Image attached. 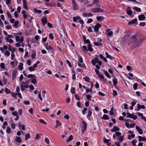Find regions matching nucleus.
I'll list each match as a JSON object with an SVG mask.
<instances>
[{
  "label": "nucleus",
  "instance_id": "24",
  "mask_svg": "<svg viewBox=\"0 0 146 146\" xmlns=\"http://www.w3.org/2000/svg\"><path fill=\"white\" fill-rule=\"evenodd\" d=\"M44 46L46 48L47 50H52V47L50 46H48V43H45L44 44Z\"/></svg>",
  "mask_w": 146,
  "mask_h": 146
},
{
  "label": "nucleus",
  "instance_id": "59",
  "mask_svg": "<svg viewBox=\"0 0 146 146\" xmlns=\"http://www.w3.org/2000/svg\"><path fill=\"white\" fill-rule=\"evenodd\" d=\"M27 77L29 78H33L35 77V76L34 75L32 74H30L28 75L27 76Z\"/></svg>",
  "mask_w": 146,
  "mask_h": 146
},
{
  "label": "nucleus",
  "instance_id": "20",
  "mask_svg": "<svg viewBox=\"0 0 146 146\" xmlns=\"http://www.w3.org/2000/svg\"><path fill=\"white\" fill-rule=\"evenodd\" d=\"M15 141L17 142L20 143L22 142V139H21L20 137L18 136L15 137Z\"/></svg>",
  "mask_w": 146,
  "mask_h": 146
},
{
  "label": "nucleus",
  "instance_id": "18",
  "mask_svg": "<svg viewBox=\"0 0 146 146\" xmlns=\"http://www.w3.org/2000/svg\"><path fill=\"white\" fill-rule=\"evenodd\" d=\"M136 128L137 131H138L140 134L141 135L142 134L143 131L141 128H140L138 126H136Z\"/></svg>",
  "mask_w": 146,
  "mask_h": 146
},
{
  "label": "nucleus",
  "instance_id": "46",
  "mask_svg": "<svg viewBox=\"0 0 146 146\" xmlns=\"http://www.w3.org/2000/svg\"><path fill=\"white\" fill-rule=\"evenodd\" d=\"M19 24V21H16L14 24L13 25V27H17Z\"/></svg>",
  "mask_w": 146,
  "mask_h": 146
},
{
  "label": "nucleus",
  "instance_id": "16",
  "mask_svg": "<svg viewBox=\"0 0 146 146\" xmlns=\"http://www.w3.org/2000/svg\"><path fill=\"white\" fill-rule=\"evenodd\" d=\"M9 51H11L12 53H14L15 51V49L14 47H11V46L9 45L8 48Z\"/></svg>",
  "mask_w": 146,
  "mask_h": 146
},
{
  "label": "nucleus",
  "instance_id": "36",
  "mask_svg": "<svg viewBox=\"0 0 146 146\" xmlns=\"http://www.w3.org/2000/svg\"><path fill=\"white\" fill-rule=\"evenodd\" d=\"M25 140H27L29 138H30V136L29 133L26 134L25 135Z\"/></svg>",
  "mask_w": 146,
  "mask_h": 146
},
{
  "label": "nucleus",
  "instance_id": "63",
  "mask_svg": "<svg viewBox=\"0 0 146 146\" xmlns=\"http://www.w3.org/2000/svg\"><path fill=\"white\" fill-rule=\"evenodd\" d=\"M10 54V52L9 51H7L5 52L4 53L5 55L7 56H9Z\"/></svg>",
  "mask_w": 146,
  "mask_h": 146
},
{
  "label": "nucleus",
  "instance_id": "29",
  "mask_svg": "<svg viewBox=\"0 0 146 146\" xmlns=\"http://www.w3.org/2000/svg\"><path fill=\"white\" fill-rule=\"evenodd\" d=\"M87 46L88 47V50L90 52H92L93 50V48H92V46L91 44H88Z\"/></svg>",
  "mask_w": 146,
  "mask_h": 146
},
{
  "label": "nucleus",
  "instance_id": "7",
  "mask_svg": "<svg viewBox=\"0 0 146 146\" xmlns=\"http://www.w3.org/2000/svg\"><path fill=\"white\" fill-rule=\"evenodd\" d=\"M47 18L46 17H44L41 19L42 24L44 26L47 23Z\"/></svg>",
  "mask_w": 146,
  "mask_h": 146
},
{
  "label": "nucleus",
  "instance_id": "54",
  "mask_svg": "<svg viewBox=\"0 0 146 146\" xmlns=\"http://www.w3.org/2000/svg\"><path fill=\"white\" fill-rule=\"evenodd\" d=\"M75 89L74 88H72L71 89V92L72 94H74L75 93Z\"/></svg>",
  "mask_w": 146,
  "mask_h": 146
},
{
  "label": "nucleus",
  "instance_id": "61",
  "mask_svg": "<svg viewBox=\"0 0 146 146\" xmlns=\"http://www.w3.org/2000/svg\"><path fill=\"white\" fill-rule=\"evenodd\" d=\"M49 37L52 40L54 38L53 35L51 33H50L49 34Z\"/></svg>",
  "mask_w": 146,
  "mask_h": 146
},
{
  "label": "nucleus",
  "instance_id": "33",
  "mask_svg": "<svg viewBox=\"0 0 146 146\" xmlns=\"http://www.w3.org/2000/svg\"><path fill=\"white\" fill-rule=\"evenodd\" d=\"M42 135L41 134H36L35 136V139L36 140H38L40 139V135L42 136Z\"/></svg>",
  "mask_w": 146,
  "mask_h": 146
},
{
  "label": "nucleus",
  "instance_id": "40",
  "mask_svg": "<svg viewBox=\"0 0 146 146\" xmlns=\"http://www.w3.org/2000/svg\"><path fill=\"white\" fill-rule=\"evenodd\" d=\"M135 137V135L134 134H132L131 135H128V139H131V137L133 138Z\"/></svg>",
  "mask_w": 146,
  "mask_h": 146
},
{
  "label": "nucleus",
  "instance_id": "52",
  "mask_svg": "<svg viewBox=\"0 0 146 146\" xmlns=\"http://www.w3.org/2000/svg\"><path fill=\"white\" fill-rule=\"evenodd\" d=\"M78 58L79 62L81 63H82L83 62V61L82 57L80 56H79L78 57Z\"/></svg>",
  "mask_w": 146,
  "mask_h": 146
},
{
  "label": "nucleus",
  "instance_id": "23",
  "mask_svg": "<svg viewBox=\"0 0 146 146\" xmlns=\"http://www.w3.org/2000/svg\"><path fill=\"white\" fill-rule=\"evenodd\" d=\"M23 64L22 62H20L19 63V65L18 66V68L19 70L20 71H21L23 70Z\"/></svg>",
  "mask_w": 146,
  "mask_h": 146
},
{
  "label": "nucleus",
  "instance_id": "19",
  "mask_svg": "<svg viewBox=\"0 0 146 146\" xmlns=\"http://www.w3.org/2000/svg\"><path fill=\"white\" fill-rule=\"evenodd\" d=\"M139 139V141L140 142L141 141H146V138L144 137H142L141 136H139L138 137Z\"/></svg>",
  "mask_w": 146,
  "mask_h": 146
},
{
  "label": "nucleus",
  "instance_id": "38",
  "mask_svg": "<svg viewBox=\"0 0 146 146\" xmlns=\"http://www.w3.org/2000/svg\"><path fill=\"white\" fill-rule=\"evenodd\" d=\"M78 66L79 67L81 68H86V66L84 64H80V63H78Z\"/></svg>",
  "mask_w": 146,
  "mask_h": 146
},
{
  "label": "nucleus",
  "instance_id": "45",
  "mask_svg": "<svg viewBox=\"0 0 146 146\" xmlns=\"http://www.w3.org/2000/svg\"><path fill=\"white\" fill-rule=\"evenodd\" d=\"M11 96L12 97H14L16 99H17L16 96H17V93L15 94L13 92H11Z\"/></svg>",
  "mask_w": 146,
  "mask_h": 146
},
{
  "label": "nucleus",
  "instance_id": "14",
  "mask_svg": "<svg viewBox=\"0 0 146 146\" xmlns=\"http://www.w3.org/2000/svg\"><path fill=\"white\" fill-rule=\"evenodd\" d=\"M82 15L83 16L85 17H91L93 15V14L91 13H83Z\"/></svg>",
  "mask_w": 146,
  "mask_h": 146
},
{
  "label": "nucleus",
  "instance_id": "5",
  "mask_svg": "<svg viewBox=\"0 0 146 146\" xmlns=\"http://www.w3.org/2000/svg\"><path fill=\"white\" fill-rule=\"evenodd\" d=\"M72 2L73 5V9L74 10L78 9V7L75 0H72Z\"/></svg>",
  "mask_w": 146,
  "mask_h": 146
},
{
  "label": "nucleus",
  "instance_id": "35",
  "mask_svg": "<svg viewBox=\"0 0 146 146\" xmlns=\"http://www.w3.org/2000/svg\"><path fill=\"white\" fill-rule=\"evenodd\" d=\"M34 12L36 13H38L40 14L42 13V11L41 10H38L36 9H34Z\"/></svg>",
  "mask_w": 146,
  "mask_h": 146
},
{
  "label": "nucleus",
  "instance_id": "25",
  "mask_svg": "<svg viewBox=\"0 0 146 146\" xmlns=\"http://www.w3.org/2000/svg\"><path fill=\"white\" fill-rule=\"evenodd\" d=\"M5 40L7 42H9L10 44L13 43V41L12 39L9 38H8L6 37Z\"/></svg>",
  "mask_w": 146,
  "mask_h": 146
},
{
  "label": "nucleus",
  "instance_id": "11",
  "mask_svg": "<svg viewBox=\"0 0 146 146\" xmlns=\"http://www.w3.org/2000/svg\"><path fill=\"white\" fill-rule=\"evenodd\" d=\"M98 59L97 58H94V60H92V62L93 65H95L96 63H97L99 61Z\"/></svg>",
  "mask_w": 146,
  "mask_h": 146
},
{
  "label": "nucleus",
  "instance_id": "37",
  "mask_svg": "<svg viewBox=\"0 0 146 146\" xmlns=\"http://www.w3.org/2000/svg\"><path fill=\"white\" fill-rule=\"evenodd\" d=\"M82 122L83 123V125H84L83 128L84 129L86 130V127L87 126V124L86 122L84 121H82Z\"/></svg>",
  "mask_w": 146,
  "mask_h": 146
},
{
  "label": "nucleus",
  "instance_id": "39",
  "mask_svg": "<svg viewBox=\"0 0 146 146\" xmlns=\"http://www.w3.org/2000/svg\"><path fill=\"white\" fill-rule=\"evenodd\" d=\"M97 19L99 21L100 20L103 21L104 19V17L102 16H98L97 17Z\"/></svg>",
  "mask_w": 146,
  "mask_h": 146
},
{
  "label": "nucleus",
  "instance_id": "10",
  "mask_svg": "<svg viewBox=\"0 0 146 146\" xmlns=\"http://www.w3.org/2000/svg\"><path fill=\"white\" fill-rule=\"evenodd\" d=\"M17 72V70H15L13 71L12 74V78L13 80H14L16 76Z\"/></svg>",
  "mask_w": 146,
  "mask_h": 146
},
{
  "label": "nucleus",
  "instance_id": "51",
  "mask_svg": "<svg viewBox=\"0 0 146 146\" xmlns=\"http://www.w3.org/2000/svg\"><path fill=\"white\" fill-rule=\"evenodd\" d=\"M39 121L41 123H42L45 125L47 124L42 119H39Z\"/></svg>",
  "mask_w": 146,
  "mask_h": 146
},
{
  "label": "nucleus",
  "instance_id": "62",
  "mask_svg": "<svg viewBox=\"0 0 146 146\" xmlns=\"http://www.w3.org/2000/svg\"><path fill=\"white\" fill-rule=\"evenodd\" d=\"M6 28L8 30L11 29L12 28V27L11 25H8L6 26Z\"/></svg>",
  "mask_w": 146,
  "mask_h": 146
},
{
  "label": "nucleus",
  "instance_id": "26",
  "mask_svg": "<svg viewBox=\"0 0 146 146\" xmlns=\"http://www.w3.org/2000/svg\"><path fill=\"white\" fill-rule=\"evenodd\" d=\"M137 21V19H133L131 21L129 22L128 24L130 25H131L132 24H134Z\"/></svg>",
  "mask_w": 146,
  "mask_h": 146
},
{
  "label": "nucleus",
  "instance_id": "31",
  "mask_svg": "<svg viewBox=\"0 0 146 146\" xmlns=\"http://www.w3.org/2000/svg\"><path fill=\"white\" fill-rule=\"evenodd\" d=\"M114 78L113 80V84L114 85H115L117 83V79L114 76Z\"/></svg>",
  "mask_w": 146,
  "mask_h": 146
},
{
  "label": "nucleus",
  "instance_id": "6",
  "mask_svg": "<svg viewBox=\"0 0 146 146\" xmlns=\"http://www.w3.org/2000/svg\"><path fill=\"white\" fill-rule=\"evenodd\" d=\"M101 27V25L99 24L98 23L94 27V31L96 32H98L99 30V28Z\"/></svg>",
  "mask_w": 146,
  "mask_h": 146
},
{
  "label": "nucleus",
  "instance_id": "3",
  "mask_svg": "<svg viewBox=\"0 0 146 146\" xmlns=\"http://www.w3.org/2000/svg\"><path fill=\"white\" fill-rule=\"evenodd\" d=\"M91 11L92 12L95 13H101L104 12V10L103 9L98 8H93Z\"/></svg>",
  "mask_w": 146,
  "mask_h": 146
},
{
  "label": "nucleus",
  "instance_id": "28",
  "mask_svg": "<svg viewBox=\"0 0 146 146\" xmlns=\"http://www.w3.org/2000/svg\"><path fill=\"white\" fill-rule=\"evenodd\" d=\"M133 9L135 10L137 12H141V9L140 8L138 7H134Z\"/></svg>",
  "mask_w": 146,
  "mask_h": 146
},
{
  "label": "nucleus",
  "instance_id": "21",
  "mask_svg": "<svg viewBox=\"0 0 146 146\" xmlns=\"http://www.w3.org/2000/svg\"><path fill=\"white\" fill-rule=\"evenodd\" d=\"M106 32L108 33L107 35L109 36H111L113 34V33L112 31H110V30L109 29H107L106 30Z\"/></svg>",
  "mask_w": 146,
  "mask_h": 146
},
{
  "label": "nucleus",
  "instance_id": "9",
  "mask_svg": "<svg viewBox=\"0 0 146 146\" xmlns=\"http://www.w3.org/2000/svg\"><path fill=\"white\" fill-rule=\"evenodd\" d=\"M120 128L117 126H113V128L111 129V130L112 132H114L116 131H118L119 130Z\"/></svg>",
  "mask_w": 146,
  "mask_h": 146
},
{
  "label": "nucleus",
  "instance_id": "8",
  "mask_svg": "<svg viewBox=\"0 0 146 146\" xmlns=\"http://www.w3.org/2000/svg\"><path fill=\"white\" fill-rule=\"evenodd\" d=\"M20 84H23L22 85H23V86H24V87H25V88H27L28 87V85L29 84V83L28 81H27L25 82L21 81Z\"/></svg>",
  "mask_w": 146,
  "mask_h": 146
},
{
  "label": "nucleus",
  "instance_id": "48",
  "mask_svg": "<svg viewBox=\"0 0 146 146\" xmlns=\"http://www.w3.org/2000/svg\"><path fill=\"white\" fill-rule=\"evenodd\" d=\"M104 143L107 144L109 142L110 140L109 139H106L105 137L104 139Z\"/></svg>",
  "mask_w": 146,
  "mask_h": 146
},
{
  "label": "nucleus",
  "instance_id": "47",
  "mask_svg": "<svg viewBox=\"0 0 146 146\" xmlns=\"http://www.w3.org/2000/svg\"><path fill=\"white\" fill-rule=\"evenodd\" d=\"M74 96L76 99L78 100H80V98L79 97L78 95L77 94H75L74 95Z\"/></svg>",
  "mask_w": 146,
  "mask_h": 146
},
{
  "label": "nucleus",
  "instance_id": "50",
  "mask_svg": "<svg viewBox=\"0 0 146 146\" xmlns=\"http://www.w3.org/2000/svg\"><path fill=\"white\" fill-rule=\"evenodd\" d=\"M23 103L26 105H29L30 104V102L29 101H24Z\"/></svg>",
  "mask_w": 146,
  "mask_h": 146
},
{
  "label": "nucleus",
  "instance_id": "12",
  "mask_svg": "<svg viewBox=\"0 0 146 146\" xmlns=\"http://www.w3.org/2000/svg\"><path fill=\"white\" fill-rule=\"evenodd\" d=\"M23 8L25 9L28 10V7L27 2L26 0H23Z\"/></svg>",
  "mask_w": 146,
  "mask_h": 146
},
{
  "label": "nucleus",
  "instance_id": "44",
  "mask_svg": "<svg viewBox=\"0 0 146 146\" xmlns=\"http://www.w3.org/2000/svg\"><path fill=\"white\" fill-rule=\"evenodd\" d=\"M28 69L31 72L34 71L35 70V68L32 66L29 67Z\"/></svg>",
  "mask_w": 146,
  "mask_h": 146
},
{
  "label": "nucleus",
  "instance_id": "1",
  "mask_svg": "<svg viewBox=\"0 0 146 146\" xmlns=\"http://www.w3.org/2000/svg\"><path fill=\"white\" fill-rule=\"evenodd\" d=\"M143 40L142 39L139 41H137L136 35H134L132 36L130 39V40L132 43H135V47H137L140 45Z\"/></svg>",
  "mask_w": 146,
  "mask_h": 146
},
{
  "label": "nucleus",
  "instance_id": "34",
  "mask_svg": "<svg viewBox=\"0 0 146 146\" xmlns=\"http://www.w3.org/2000/svg\"><path fill=\"white\" fill-rule=\"evenodd\" d=\"M104 73L106 75V76L108 78H110L111 76L109 74L108 72L105 70H104Z\"/></svg>",
  "mask_w": 146,
  "mask_h": 146
},
{
  "label": "nucleus",
  "instance_id": "17",
  "mask_svg": "<svg viewBox=\"0 0 146 146\" xmlns=\"http://www.w3.org/2000/svg\"><path fill=\"white\" fill-rule=\"evenodd\" d=\"M138 19L139 21L144 20L145 19V16L143 15H141L138 16Z\"/></svg>",
  "mask_w": 146,
  "mask_h": 146
},
{
  "label": "nucleus",
  "instance_id": "30",
  "mask_svg": "<svg viewBox=\"0 0 146 146\" xmlns=\"http://www.w3.org/2000/svg\"><path fill=\"white\" fill-rule=\"evenodd\" d=\"M102 119L105 120L109 119V117L107 115L104 114L103 116L102 117Z\"/></svg>",
  "mask_w": 146,
  "mask_h": 146
},
{
  "label": "nucleus",
  "instance_id": "49",
  "mask_svg": "<svg viewBox=\"0 0 146 146\" xmlns=\"http://www.w3.org/2000/svg\"><path fill=\"white\" fill-rule=\"evenodd\" d=\"M5 92L7 94H10L11 93V92L10 90H9L8 88H5Z\"/></svg>",
  "mask_w": 146,
  "mask_h": 146
},
{
  "label": "nucleus",
  "instance_id": "58",
  "mask_svg": "<svg viewBox=\"0 0 146 146\" xmlns=\"http://www.w3.org/2000/svg\"><path fill=\"white\" fill-rule=\"evenodd\" d=\"M6 131L7 133H11L10 128L9 127H7V128Z\"/></svg>",
  "mask_w": 146,
  "mask_h": 146
},
{
  "label": "nucleus",
  "instance_id": "42",
  "mask_svg": "<svg viewBox=\"0 0 146 146\" xmlns=\"http://www.w3.org/2000/svg\"><path fill=\"white\" fill-rule=\"evenodd\" d=\"M83 79H84L85 81L88 82L89 81L90 78L88 76H86L84 77Z\"/></svg>",
  "mask_w": 146,
  "mask_h": 146
},
{
  "label": "nucleus",
  "instance_id": "15",
  "mask_svg": "<svg viewBox=\"0 0 146 146\" xmlns=\"http://www.w3.org/2000/svg\"><path fill=\"white\" fill-rule=\"evenodd\" d=\"M132 12L130 7H128L127 9V14L129 15L130 16L132 14Z\"/></svg>",
  "mask_w": 146,
  "mask_h": 146
},
{
  "label": "nucleus",
  "instance_id": "13",
  "mask_svg": "<svg viewBox=\"0 0 146 146\" xmlns=\"http://www.w3.org/2000/svg\"><path fill=\"white\" fill-rule=\"evenodd\" d=\"M137 111H138L140 110L141 109H145V106L143 105H141L139 104H137Z\"/></svg>",
  "mask_w": 146,
  "mask_h": 146
},
{
  "label": "nucleus",
  "instance_id": "55",
  "mask_svg": "<svg viewBox=\"0 0 146 146\" xmlns=\"http://www.w3.org/2000/svg\"><path fill=\"white\" fill-rule=\"evenodd\" d=\"M98 76L100 78L102 79H104V76L103 75L101 74H98Z\"/></svg>",
  "mask_w": 146,
  "mask_h": 146
},
{
  "label": "nucleus",
  "instance_id": "2",
  "mask_svg": "<svg viewBox=\"0 0 146 146\" xmlns=\"http://www.w3.org/2000/svg\"><path fill=\"white\" fill-rule=\"evenodd\" d=\"M115 134L116 136L117 137V139L119 141L122 142L123 139L124 135H123L122 136H121V133L119 132H116Z\"/></svg>",
  "mask_w": 146,
  "mask_h": 146
},
{
  "label": "nucleus",
  "instance_id": "60",
  "mask_svg": "<svg viewBox=\"0 0 146 146\" xmlns=\"http://www.w3.org/2000/svg\"><path fill=\"white\" fill-rule=\"evenodd\" d=\"M137 83H135L133 85V88L134 90H136L137 89Z\"/></svg>",
  "mask_w": 146,
  "mask_h": 146
},
{
  "label": "nucleus",
  "instance_id": "53",
  "mask_svg": "<svg viewBox=\"0 0 146 146\" xmlns=\"http://www.w3.org/2000/svg\"><path fill=\"white\" fill-rule=\"evenodd\" d=\"M83 49L84 51L85 52H87L88 51V50H87V47L86 46H83Z\"/></svg>",
  "mask_w": 146,
  "mask_h": 146
},
{
  "label": "nucleus",
  "instance_id": "32",
  "mask_svg": "<svg viewBox=\"0 0 146 146\" xmlns=\"http://www.w3.org/2000/svg\"><path fill=\"white\" fill-rule=\"evenodd\" d=\"M73 139V136L72 135H71L68 137V138L66 140L67 142H69Z\"/></svg>",
  "mask_w": 146,
  "mask_h": 146
},
{
  "label": "nucleus",
  "instance_id": "22",
  "mask_svg": "<svg viewBox=\"0 0 146 146\" xmlns=\"http://www.w3.org/2000/svg\"><path fill=\"white\" fill-rule=\"evenodd\" d=\"M105 54L106 55V57L107 58H110L111 60H113L115 59V58L113 57L112 56L110 55H109L108 52H106Z\"/></svg>",
  "mask_w": 146,
  "mask_h": 146
},
{
  "label": "nucleus",
  "instance_id": "4",
  "mask_svg": "<svg viewBox=\"0 0 146 146\" xmlns=\"http://www.w3.org/2000/svg\"><path fill=\"white\" fill-rule=\"evenodd\" d=\"M127 117L132 118H133L134 120L136 119L137 118V117L136 115H134L133 114H131L130 113H129V112H127Z\"/></svg>",
  "mask_w": 146,
  "mask_h": 146
},
{
  "label": "nucleus",
  "instance_id": "57",
  "mask_svg": "<svg viewBox=\"0 0 146 146\" xmlns=\"http://www.w3.org/2000/svg\"><path fill=\"white\" fill-rule=\"evenodd\" d=\"M12 114L15 116H17V115H18V113L17 111H14L13 112H12Z\"/></svg>",
  "mask_w": 146,
  "mask_h": 146
},
{
  "label": "nucleus",
  "instance_id": "43",
  "mask_svg": "<svg viewBox=\"0 0 146 146\" xmlns=\"http://www.w3.org/2000/svg\"><path fill=\"white\" fill-rule=\"evenodd\" d=\"M92 114V112L90 110H89L88 111V113L87 115V117L88 118H89L90 117Z\"/></svg>",
  "mask_w": 146,
  "mask_h": 146
},
{
  "label": "nucleus",
  "instance_id": "41",
  "mask_svg": "<svg viewBox=\"0 0 146 146\" xmlns=\"http://www.w3.org/2000/svg\"><path fill=\"white\" fill-rule=\"evenodd\" d=\"M94 45H96V46H101L102 44V43H100L99 42H94Z\"/></svg>",
  "mask_w": 146,
  "mask_h": 146
},
{
  "label": "nucleus",
  "instance_id": "56",
  "mask_svg": "<svg viewBox=\"0 0 146 146\" xmlns=\"http://www.w3.org/2000/svg\"><path fill=\"white\" fill-rule=\"evenodd\" d=\"M87 111V108H84L83 109V110L82 111V113L83 115H84L86 111Z\"/></svg>",
  "mask_w": 146,
  "mask_h": 146
},
{
  "label": "nucleus",
  "instance_id": "27",
  "mask_svg": "<svg viewBox=\"0 0 146 146\" xmlns=\"http://www.w3.org/2000/svg\"><path fill=\"white\" fill-rule=\"evenodd\" d=\"M56 125L55 126L56 128H58L59 126H61V123L60 122H59L58 120L56 121Z\"/></svg>",
  "mask_w": 146,
  "mask_h": 146
},
{
  "label": "nucleus",
  "instance_id": "64",
  "mask_svg": "<svg viewBox=\"0 0 146 146\" xmlns=\"http://www.w3.org/2000/svg\"><path fill=\"white\" fill-rule=\"evenodd\" d=\"M36 82V80L35 78H33L31 82L33 84H35Z\"/></svg>",
  "mask_w": 146,
  "mask_h": 146
}]
</instances>
